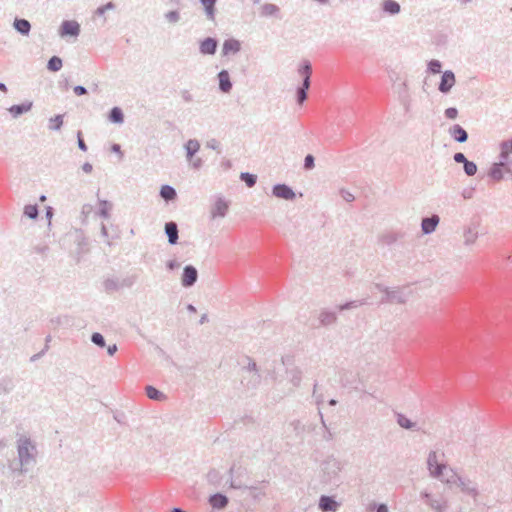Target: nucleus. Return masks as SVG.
I'll return each mask as SVG.
<instances>
[{
	"label": "nucleus",
	"mask_w": 512,
	"mask_h": 512,
	"mask_svg": "<svg viewBox=\"0 0 512 512\" xmlns=\"http://www.w3.org/2000/svg\"><path fill=\"white\" fill-rule=\"evenodd\" d=\"M444 454L440 451H430L426 459V467L430 477L437 479L443 483L446 471L449 468L443 462Z\"/></svg>",
	"instance_id": "nucleus-2"
},
{
	"label": "nucleus",
	"mask_w": 512,
	"mask_h": 512,
	"mask_svg": "<svg viewBox=\"0 0 512 512\" xmlns=\"http://www.w3.org/2000/svg\"><path fill=\"white\" fill-rule=\"evenodd\" d=\"M110 8H112V4L111 3H109V4H107V5L103 6V7L98 8L97 12L99 14H103L107 9H110Z\"/></svg>",
	"instance_id": "nucleus-46"
},
{
	"label": "nucleus",
	"mask_w": 512,
	"mask_h": 512,
	"mask_svg": "<svg viewBox=\"0 0 512 512\" xmlns=\"http://www.w3.org/2000/svg\"><path fill=\"white\" fill-rule=\"evenodd\" d=\"M78 146L82 151H87V146L81 137V132H78Z\"/></svg>",
	"instance_id": "nucleus-41"
},
{
	"label": "nucleus",
	"mask_w": 512,
	"mask_h": 512,
	"mask_svg": "<svg viewBox=\"0 0 512 512\" xmlns=\"http://www.w3.org/2000/svg\"><path fill=\"white\" fill-rule=\"evenodd\" d=\"M455 84V75L452 71L447 70L443 72L441 81L439 84V91L442 93H448Z\"/></svg>",
	"instance_id": "nucleus-6"
},
{
	"label": "nucleus",
	"mask_w": 512,
	"mask_h": 512,
	"mask_svg": "<svg viewBox=\"0 0 512 512\" xmlns=\"http://www.w3.org/2000/svg\"><path fill=\"white\" fill-rule=\"evenodd\" d=\"M421 498L424 504L434 512H446L449 508L448 500L443 496L424 492Z\"/></svg>",
	"instance_id": "nucleus-4"
},
{
	"label": "nucleus",
	"mask_w": 512,
	"mask_h": 512,
	"mask_svg": "<svg viewBox=\"0 0 512 512\" xmlns=\"http://www.w3.org/2000/svg\"><path fill=\"white\" fill-rule=\"evenodd\" d=\"M160 194L165 200H173L176 197L174 188L168 185L162 186Z\"/></svg>",
	"instance_id": "nucleus-24"
},
{
	"label": "nucleus",
	"mask_w": 512,
	"mask_h": 512,
	"mask_svg": "<svg viewBox=\"0 0 512 512\" xmlns=\"http://www.w3.org/2000/svg\"><path fill=\"white\" fill-rule=\"evenodd\" d=\"M421 430H422V433L423 434H431V432L429 431V429H426L424 426L421 427Z\"/></svg>",
	"instance_id": "nucleus-52"
},
{
	"label": "nucleus",
	"mask_w": 512,
	"mask_h": 512,
	"mask_svg": "<svg viewBox=\"0 0 512 512\" xmlns=\"http://www.w3.org/2000/svg\"><path fill=\"white\" fill-rule=\"evenodd\" d=\"M172 512H184V511H182L181 509H178V508H174V509L172 510Z\"/></svg>",
	"instance_id": "nucleus-55"
},
{
	"label": "nucleus",
	"mask_w": 512,
	"mask_h": 512,
	"mask_svg": "<svg viewBox=\"0 0 512 512\" xmlns=\"http://www.w3.org/2000/svg\"><path fill=\"white\" fill-rule=\"evenodd\" d=\"M457 115L458 110L454 107H450L445 110V116L449 119H456Z\"/></svg>",
	"instance_id": "nucleus-37"
},
{
	"label": "nucleus",
	"mask_w": 512,
	"mask_h": 512,
	"mask_svg": "<svg viewBox=\"0 0 512 512\" xmlns=\"http://www.w3.org/2000/svg\"><path fill=\"white\" fill-rule=\"evenodd\" d=\"M74 92L76 95L81 96L86 94V89L83 86L74 87Z\"/></svg>",
	"instance_id": "nucleus-43"
},
{
	"label": "nucleus",
	"mask_w": 512,
	"mask_h": 512,
	"mask_svg": "<svg viewBox=\"0 0 512 512\" xmlns=\"http://www.w3.org/2000/svg\"><path fill=\"white\" fill-rule=\"evenodd\" d=\"M24 214L31 219H35L38 215L36 205H27L24 209Z\"/></svg>",
	"instance_id": "nucleus-32"
},
{
	"label": "nucleus",
	"mask_w": 512,
	"mask_h": 512,
	"mask_svg": "<svg viewBox=\"0 0 512 512\" xmlns=\"http://www.w3.org/2000/svg\"><path fill=\"white\" fill-rule=\"evenodd\" d=\"M200 144L197 140H189L186 144L187 157L189 159L199 150Z\"/></svg>",
	"instance_id": "nucleus-23"
},
{
	"label": "nucleus",
	"mask_w": 512,
	"mask_h": 512,
	"mask_svg": "<svg viewBox=\"0 0 512 512\" xmlns=\"http://www.w3.org/2000/svg\"><path fill=\"white\" fill-rule=\"evenodd\" d=\"M14 27L22 34H28L30 31V23L25 19L16 20Z\"/></svg>",
	"instance_id": "nucleus-22"
},
{
	"label": "nucleus",
	"mask_w": 512,
	"mask_h": 512,
	"mask_svg": "<svg viewBox=\"0 0 512 512\" xmlns=\"http://www.w3.org/2000/svg\"><path fill=\"white\" fill-rule=\"evenodd\" d=\"M80 26L76 21H64L61 25V36H77Z\"/></svg>",
	"instance_id": "nucleus-8"
},
{
	"label": "nucleus",
	"mask_w": 512,
	"mask_h": 512,
	"mask_svg": "<svg viewBox=\"0 0 512 512\" xmlns=\"http://www.w3.org/2000/svg\"><path fill=\"white\" fill-rule=\"evenodd\" d=\"M401 88H402V84L401 83H395V89H397V91L399 93L401 92Z\"/></svg>",
	"instance_id": "nucleus-50"
},
{
	"label": "nucleus",
	"mask_w": 512,
	"mask_h": 512,
	"mask_svg": "<svg viewBox=\"0 0 512 512\" xmlns=\"http://www.w3.org/2000/svg\"><path fill=\"white\" fill-rule=\"evenodd\" d=\"M304 166L306 169H311L314 167V157L312 155H307L305 157Z\"/></svg>",
	"instance_id": "nucleus-39"
},
{
	"label": "nucleus",
	"mask_w": 512,
	"mask_h": 512,
	"mask_svg": "<svg viewBox=\"0 0 512 512\" xmlns=\"http://www.w3.org/2000/svg\"><path fill=\"white\" fill-rule=\"evenodd\" d=\"M421 284H422L423 287L428 286V280H422Z\"/></svg>",
	"instance_id": "nucleus-54"
},
{
	"label": "nucleus",
	"mask_w": 512,
	"mask_h": 512,
	"mask_svg": "<svg viewBox=\"0 0 512 512\" xmlns=\"http://www.w3.org/2000/svg\"><path fill=\"white\" fill-rule=\"evenodd\" d=\"M0 90L3 91V92L7 91V88H6V86L3 83H0Z\"/></svg>",
	"instance_id": "nucleus-53"
},
{
	"label": "nucleus",
	"mask_w": 512,
	"mask_h": 512,
	"mask_svg": "<svg viewBox=\"0 0 512 512\" xmlns=\"http://www.w3.org/2000/svg\"><path fill=\"white\" fill-rule=\"evenodd\" d=\"M398 423L404 428H409L411 426L409 420L402 415H399Z\"/></svg>",
	"instance_id": "nucleus-40"
},
{
	"label": "nucleus",
	"mask_w": 512,
	"mask_h": 512,
	"mask_svg": "<svg viewBox=\"0 0 512 512\" xmlns=\"http://www.w3.org/2000/svg\"><path fill=\"white\" fill-rule=\"evenodd\" d=\"M464 198H469L470 196L468 195V193H465L463 194Z\"/></svg>",
	"instance_id": "nucleus-57"
},
{
	"label": "nucleus",
	"mask_w": 512,
	"mask_h": 512,
	"mask_svg": "<svg viewBox=\"0 0 512 512\" xmlns=\"http://www.w3.org/2000/svg\"><path fill=\"white\" fill-rule=\"evenodd\" d=\"M208 16L213 19L215 0H201Z\"/></svg>",
	"instance_id": "nucleus-29"
},
{
	"label": "nucleus",
	"mask_w": 512,
	"mask_h": 512,
	"mask_svg": "<svg viewBox=\"0 0 512 512\" xmlns=\"http://www.w3.org/2000/svg\"><path fill=\"white\" fill-rule=\"evenodd\" d=\"M30 109V105L24 106V105H14L10 108V112L14 116H18L24 112H27Z\"/></svg>",
	"instance_id": "nucleus-33"
},
{
	"label": "nucleus",
	"mask_w": 512,
	"mask_h": 512,
	"mask_svg": "<svg viewBox=\"0 0 512 512\" xmlns=\"http://www.w3.org/2000/svg\"><path fill=\"white\" fill-rule=\"evenodd\" d=\"M273 194L278 198L286 200L293 199L295 196V193L286 185H276L273 188Z\"/></svg>",
	"instance_id": "nucleus-11"
},
{
	"label": "nucleus",
	"mask_w": 512,
	"mask_h": 512,
	"mask_svg": "<svg viewBox=\"0 0 512 512\" xmlns=\"http://www.w3.org/2000/svg\"><path fill=\"white\" fill-rule=\"evenodd\" d=\"M440 217L437 214H433L429 217H424L421 221V230L423 234L433 233L439 225Z\"/></svg>",
	"instance_id": "nucleus-5"
},
{
	"label": "nucleus",
	"mask_w": 512,
	"mask_h": 512,
	"mask_svg": "<svg viewBox=\"0 0 512 512\" xmlns=\"http://www.w3.org/2000/svg\"><path fill=\"white\" fill-rule=\"evenodd\" d=\"M443 484L450 490L461 494L462 503L475 506L479 504L481 496L479 485L467 475L460 474L454 469L449 468L445 473V478H443Z\"/></svg>",
	"instance_id": "nucleus-1"
},
{
	"label": "nucleus",
	"mask_w": 512,
	"mask_h": 512,
	"mask_svg": "<svg viewBox=\"0 0 512 512\" xmlns=\"http://www.w3.org/2000/svg\"><path fill=\"white\" fill-rule=\"evenodd\" d=\"M504 166H505L504 161H500L499 163L493 164V166L490 168L489 176L497 181L502 180L503 179L502 167H504Z\"/></svg>",
	"instance_id": "nucleus-16"
},
{
	"label": "nucleus",
	"mask_w": 512,
	"mask_h": 512,
	"mask_svg": "<svg viewBox=\"0 0 512 512\" xmlns=\"http://www.w3.org/2000/svg\"><path fill=\"white\" fill-rule=\"evenodd\" d=\"M463 169L467 176H474L477 172V165L474 162L467 160L463 164Z\"/></svg>",
	"instance_id": "nucleus-25"
},
{
	"label": "nucleus",
	"mask_w": 512,
	"mask_h": 512,
	"mask_svg": "<svg viewBox=\"0 0 512 512\" xmlns=\"http://www.w3.org/2000/svg\"><path fill=\"white\" fill-rule=\"evenodd\" d=\"M217 48V42L212 38H206L201 42L200 51L203 54H214Z\"/></svg>",
	"instance_id": "nucleus-13"
},
{
	"label": "nucleus",
	"mask_w": 512,
	"mask_h": 512,
	"mask_svg": "<svg viewBox=\"0 0 512 512\" xmlns=\"http://www.w3.org/2000/svg\"><path fill=\"white\" fill-rule=\"evenodd\" d=\"M218 78L220 89L225 93L229 92L232 88V84L228 72L226 70H222L218 74Z\"/></svg>",
	"instance_id": "nucleus-12"
},
{
	"label": "nucleus",
	"mask_w": 512,
	"mask_h": 512,
	"mask_svg": "<svg viewBox=\"0 0 512 512\" xmlns=\"http://www.w3.org/2000/svg\"><path fill=\"white\" fill-rule=\"evenodd\" d=\"M227 503V499L224 496L218 495L211 498V504L214 507H224Z\"/></svg>",
	"instance_id": "nucleus-30"
},
{
	"label": "nucleus",
	"mask_w": 512,
	"mask_h": 512,
	"mask_svg": "<svg viewBox=\"0 0 512 512\" xmlns=\"http://www.w3.org/2000/svg\"><path fill=\"white\" fill-rule=\"evenodd\" d=\"M461 5H466L470 3L472 0H457Z\"/></svg>",
	"instance_id": "nucleus-51"
},
{
	"label": "nucleus",
	"mask_w": 512,
	"mask_h": 512,
	"mask_svg": "<svg viewBox=\"0 0 512 512\" xmlns=\"http://www.w3.org/2000/svg\"><path fill=\"white\" fill-rule=\"evenodd\" d=\"M453 160L456 162V163H462L464 164L468 159L466 158V156L461 153V152H457L454 154L453 156Z\"/></svg>",
	"instance_id": "nucleus-38"
},
{
	"label": "nucleus",
	"mask_w": 512,
	"mask_h": 512,
	"mask_svg": "<svg viewBox=\"0 0 512 512\" xmlns=\"http://www.w3.org/2000/svg\"><path fill=\"white\" fill-rule=\"evenodd\" d=\"M109 118L112 122L122 123L123 122V113H122L121 109H119L117 107L113 108L110 112Z\"/></svg>",
	"instance_id": "nucleus-27"
},
{
	"label": "nucleus",
	"mask_w": 512,
	"mask_h": 512,
	"mask_svg": "<svg viewBox=\"0 0 512 512\" xmlns=\"http://www.w3.org/2000/svg\"><path fill=\"white\" fill-rule=\"evenodd\" d=\"M311 74V64L308 60H304L298 67V75L303 82L302 86L297 90V101L300 105H302L307 98V90L310 87Z\"/></svg>",
	"instance_id": "nucleus-3"
},
{
	"label": "nucleus",
	"mask_w": 512,
	"mask_h": 512,
	"mask_svg": "<svg viewBox=\"0 0 512 512\" xmlns=\"http://www.w3.org/2000/svg\"><path fill=\"white\" fill-rule=\"evenodd\" d=\"M377 512H388V509L385 505L381 504L378 508H377Z\"/></svg>",
	"instance_id": "nucleus-49"
},
{
	"label": "nucleus",
	"mask_w": 512,
	"mask_h": 512,
	"mask_svg": "<svg viewBox=\"0 0 512 512\" xmlns=\"http://www.w3.org/2000/svg\"><path fill=\"white\" fill-rule=\"evenodd\" d=\"M197 280V270L192 266L184 268L182 283L184 286H191Z\"/></svg>",
	"instance_id": "nucleus-10"
},
{
	"label": "nucleus",
	"mask_w": 512,
	"mask_h": 512,
	"mask_svg": "<svg viewBox=\"0 0 512 512\" xmlns=\"http://www.w3.org/2000/svg\"><path fill=\"white\" fill-rule=\"evenodd\" d=\"M62 67V60L56 56L52 57L48 62V69L51 71H58Z\"/></svg>",
	"instance_id": "nucleus-28"
},
{
	"label": "nucleus",
	"mask_w": 512,
	"mask_h": 512,
	"mask_svg": "<svg viewBox=\"0 0 512 512\" xmlns=\"http://www.w3.org/2000/svg\"><path fill=\"white\" fill-rule=\"evenodd\" d=\"M167 18H168L170 21H172V22H176V21L178 20L179 16H178V13H177V12H169V13L167 14Z\"/></svg>",
	"instance_id": "nucleus-44"
},
{
	"label": "nucleus",
	"mask_w": 512,
	"mask_h": 512,
	"mask_svg": "<svg viewBox=\"0 0 512 512\" xmlns=\"http://www.w3.org/2000/svg\"><path fill=\"white\" fill-rule=\"evenodd\" d=\"M382 8L386 13L397 14L400 11V5L394 0H384Z\"/></svg>",
	"instance_id": "nucleus-19"
},
{
	"label": "nucleus",
	"mask_w": 512,
	"mask_h": 512,
	"mask_svg": "<svg viewBox=\"0 0 512 512\" xmlns=\"http://www.w3.org/2000/svg\"><path fill=\"white\" fill-rule=\"evenodd\" d=\"M92 341H93L96 345L101 346V347H103V346L105 345L104 338H103V336H102L101 334H99V333H94V334L92 335Z\"/></svg>",
	"instance_id": "nucleus-36"
},
{
	"label": "nucleus",
	"mask_w": 512,
	"mask_h": 512,
	"mask_svg": "<svg viewBox=\"0 0 512 512\" xmlns=\"http://www.w3.org/2000/svg\"><path fill=\"white\" fill-rule=\"evenodd\" d=\"M241 178L246 182V184L249 187H252L255 184V182H256L255 176L252 175V174H249V173H243L241 175Z\"/></svg>",
	"instance_id": "nucleus-35"
},
{
	"label": "nucleus",
	"mask_w": 512,
	"mask_h": 512,
	"mask_svg": "<svg viewBox=\"0 0 512 512\" xmlns=\"http://www.w3.org/2000/svg\"><path fill=\"white\" fill-rule=\"evenodd\" d=\"M146 394L150 399H153V400H164L165 399V395L153 386H148L146 388Z\"/></svg>",
	"instance_id": "nucleus-21"
},
{
	"label": "nucleus",
	"mask_w": 512,
	"mask_h": 512,
	"mask_svg": "<svg viewBox=\"0 0 512 512\" xmlns=\"http://www.w3.org/2000/svg\"><path fill=\"white\" fill-rule=\"evenodd\" d=\"M63 124V117L61 115H56L55 117L50 119V128L54 130H58L61 128Z\"/></svg>",
	"instance_id": "nucleus-31"
},
{
	"label": "nucleus",
	"mask_w": 512,
	"mask_h": 512,
	"mask_svg": "<svg viewBox=\"0 0 512 512\" xmlns=\"http://www.w3.org/2000/svg\"><path fill=\"white\" fill-rule=\"evenodd\" d=\"M83 171L86 173H90L92 171V165L89 163H85L82 167Z\"/></svg>",
	"instance_id": "nucleus-48"
},
{
	"label": "nucleus",
	"mask_w": 512,
	"mask_h": 512,
	"mask_svg": "<svg viewBox=\"0 0 512 512\" xmlns=\"http://www.w3.org/2000/svg\"><path fill=\"white\" fill-rule=\"evenodd\" d=\"M464 198H469L470 196L468 195V193H465L463 194Z\"/></svg>",
	"instance_id": "nucleus-56"
},
{
	"label": "nucleus",
	"mask_w": 512,
	"mask_h": 512,
	"mask_svg": "<svg viewBox=\"0 0 512 512\" xmlns=\"http://www.w3.org/2000/svg\"><path fill=\"white\" fill-rule=\"evenodd\" d=\"M441 62L439 60H431L428 64V69L432 73H440L441 72Z\"/></svg>",
	"instance_id": "nucleus-34"
},
{
	"label": "nucleus",
	"mask_w": 512,
	"mask_h": 512,
	"mask_svg": "<svg viewBox=\"0 0 512 512\" xmlns=\"http://www.w3.org/2000/svg\"><path fill=\"white\" fill-rule=\"evenodd\" d=\"M111 151H112V152H114V153H116V154H118L120 158H122V157H123V153H122V151H121V147H120V145H119V144H113V145L111 146Z\"/></svg>",
	"instance_id": "nucleus-42"
},
{
	"label": "nucleus",
	"mask_w": 512,
	"mask_h": 512,
	"mask_svg": "<svg viewBox=\"0 0 512 512\" xmlns=\"http://www.w3.org/2000/svg\"><path fill=\"white\" fill-rule=\"evenodd\" d=\"M319 505L323 511H336L337 506H338L336 501H334L332 498L327 497V496H323L320 499Z\"/></svg>",
	"instance_id": "nucleus-18"
},
{
	"label": "nucleus",
	"mask_w": 512,
	"mask_h": 512,
	"mask_svg": "<svg viewBox=\"0 0 512 512\" xmlns=\"http://www.w3.org/2000/svg\"><path fill=\"white\" fill-rule=\"evenodd\" d=\"M165 231L169 239L170 244H175L178 239V229L174 222L166 223Z\"/></svg>",
	"instance_id": "nucleus-14"
},
{
	"label": "nucleus",
	"mask_w": 512,
	"mask_h": 512,
	"mask_svg": "<svg viewBox=\"0 0 512 512\" xmlns=\"http://www.w3.org/2000/svg\"><path fill=\"white\" fill-rule=\"evenodd\" d=\"M279 12L278 6L271 3H266L261 7V14L264 16H272Z\"/></svg>",
	"instance_id": "nucleus-20"
},
{
	"label": "nucleus",
	"mask_w": 512,
	"mask_h": 512,
	"mask_svg": "<svg viewBox=\"0 0 512 512\" xmlns=\"http://www.w3.org/2000/svg\"><path fill=\"white\" fill-rule=\"evenodd\" d=\"M241 44L236 39H228L223 43L222 53L223 55H233L239 52Z\"/></svg>",
	"instance_id": "nucleus-9"
},
{
	"label": "nucleus",
	"mask_w": 512,
	"mask_h": 512,
	"mask_svg": "<svg viewBox=\"0 0 512 512\" xmlns=\"http://www.w3.org/2000/svg\"><path fill=\"white\" fill-rule=\"evenodd\" d=\"M117 351V346L115 344L110 345L107 349L109 355H113Z\"/></svg>",
	"instance_id": "nucleus-47"
},
{
	"label": "nucleus",
	"mask_w": 512,
	"mask_h": 512,
	"mask_svg": "<svg viewBox=\"0 0 512 512\" xmlns=\"http://www.w3.org/2000/svg\"><path fill=\"white\" fill-rule=\"evenodd\" d=\"M476 238H477V233L472 228H468L464 232V243L466 245L473 244L475 242Z\"/></svg>",
	"instance_id": "nucleus-26"
},
{
	"label": "nucleus",
	"mask_w": 512,
	"mask_h": 512,
	"mask_svg": "<svg viewBox=\"0 0 512 512\" xmlns=\"http://www.w3.org/2000/svg\"><path fill=\"white\" fill-rule=\"evenodd\" d=\"M228 206L223 201H217L211 211L212 218L224 217L227 212Z\"/></svg>",
	"instance_id": "nucleus-15"
},
{
	"label": "nucleus",
	"mask_w": 512,
	"mask_h": 512,
	"mask_svg": "<svg viewBox=\"0 0 512 512\" xmlns=\"http://www.w3.org/2000/svg\"><path fill=\"white\" fill-rule=\"evenodd\" d=\"M449 135L458 143H464L468 139L467 131L459 124H455L449 128Z\"/></svg>",
	"instance_id": "nucleus-7"
},
{
	"label": "nucleus",
	"mask_w": 512,
	"mask_h": 512,
	"mask_svg": "<svg viewBox=\"0 0 512 512\" xmlns=\"http://www.w3.org/2000/svg\"><path fill=\"white\" fill-rule=\"evenodd\" d=\"M512 152V139L501 142L500 144V161H504L509 157V154Z\"/></svg>",
	"instance_id": "nucleus-17"
},
{
	"label": "nucleus",
	"mask_w": 512,
	"mask_h": 512,
	"mask_svg": "<svg viewBox=\"0 0 512 512\" xmlns=\"http://www.w3.org/2000/svg\"><path fill=\"white\" fill-rule=\"evenodd\" d=\"M29 444H30V443H29L28 441H25V445H26V446H24V445H23V446H20V447H19V455H20L21 457L23 456L24 452H28V445H29Z\"/></svg>",
	"instance_id": "nucleus-45"
}]
</instances>
